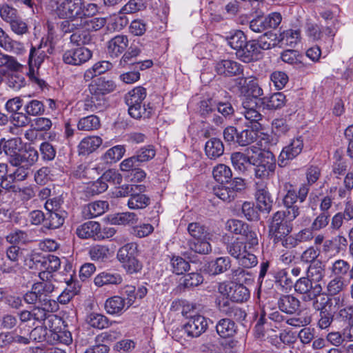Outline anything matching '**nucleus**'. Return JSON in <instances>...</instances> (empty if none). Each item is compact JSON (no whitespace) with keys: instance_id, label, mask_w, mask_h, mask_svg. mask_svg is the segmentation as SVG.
<instances>
[{"instance_id":"6e6552de","label":"nucleus","mask_w":353,"mask_h":353,"mask_svg":"<svg viewBox=\"0 0 353 353\" xmlns=\"http://www.w3.org/2000/svg\"><path fill=\"white\" fill-rule=\"evenodd\" d=\"M296 292L303 294L304 301H311L319 299L322 292V286L320 283H314L307 276L301 277L294 284Z\"/></svg>"},{"instance_id":"4d7b16f0","label":"nucleus","mask_w":353,"mask_h":353,"mask_svg":"<svg viewBox=\"0 0 353 353\" xmlns=\"http://www.w3.org/2000/svg\"><path fill=\"white\" fill-rule=\"evenodd\" d=\"M89 255L92 260L103 262L108 259L110 249L105 245H96L90 248Z\"/></svg>"},{"instance_id":"e433bc0d","label":"nucleus","mask_w":353,"mask_h":353,"mask_svg":"<svg viewBox=\"0 0 353 353\" xmlns=\"http://www.w3.org/2000/svg\"><path fill=\"white\" fill-rule=\"evenodd\" d=\"M205 151L209 158L216 159L223 154V142L219 139L212 138L206 142Z\"/></svg>"},{"instance_id":"4be33fe9","label":"nucleus","mask_w":353,"mask_h":353,"mask_svg":"<svg viewBox=\"0 0 353 353\" xmlns=\"http://www.w3.org/2000/svg\"><path fill=\"white\" fill-rule=\"evenodd\" d=\"M43 270L41 271L39 276L41 280H50L52 277V273L57 271L61 266L60 259L54 255H48L44 258L42 261Z\"/></svg>"},{"instance_id":"2eb2a0df","label":"nucleus","mask_w":353,"mask_h":353,"mask_svg":"<svg viewBox=\"0 0 353 353\" xmlns=\"http://www.w3.org/2000/svg\"><path fill=\"white\" fill-rule=\"evenodd\" d=\"M255 198L259 210L268 213L270 212L273 201L265 182H256Z\"/></svg>"},{"instance_id":"423d86ee","label":"nucleus","mask_w":353,"mask_h":353,"mask_svg":"<svg viewBox=\"0 0 353 353\" xmlns=\"http://www.w3.org/2000/svg\"><path fill=\"white\" fill-rule=\"evenodd\" d=\"M254 165H256L254 168L255 177L264 182V180L268 179L270 175L274 174L276 168V159L272 152L261 151L258 154L256 163H255Z\"/></svg>"},{"instance_id":"6ab92c4d","label":"nucleus","mask_w":353,"mask_h":353,"mask_svg":"<svg viewBox=\"0 0 353 353\" xmlns=\"http://www.w3.org/2000/svg\"><path fill=\"white\" fill-rule=\"evenodd\" d=\"M32 290H35L42 301V305H47L51 303H57L49 299L50 294L54 290L55 287L50 280H41L32 285Z\"/></svg>"},{"instance_id":"f257e3e1","label":"nucleus","mask_w":353,"mask_h":353,"mask_svg":"<svg viewBox=\"0 0 353 353\" xmlns=\"http://www.w3.org/2000/svg\"><path fill=\"white\" fill-rule=\"evenodd\" d=\"M146 90L138 86L130 90L125 96V102L128 106L129 114L134 119H148L153 112V108L150 103L142 105L146 97Z\"/></svg>"},{"instance_id":"7ed1b4c3","label":"nucleus","mask_w":353,"mask_h":353,"mask_svg":"<svg viewBox=\"0 0 353 353\" xmlns=\"http://www.w3.org/2000/svg\"><path fill=\"white\" fill-rule=\"evenodd\" d=\"M49 0L48 7L60 19L74 21L85 17L83 0Z\"/></svg>"},{"instance_id":"f8f14e48","label":"nucleus","mask_w":353,"mask_h":353,"mask_svg":"<svg viewBox=\"0 0 353 353\" xmlns=\"http://www.w3.org/2000/svg\"><path fill=\"white\" fill-rule=\"evenodd\" d=\"M214 70L220 76L232 77L242 74L243 68L241 64L234 60L222 59L216 62Z\"/></svg>"},{"instance_id":"1a4fd4ad","label":"nucleus","mask_w":353,"mask_h":353,"mask_svg":"<svg viewBox=\"0 0 353 353\" xmlns=\"http://www.w3.org/2000/svg\"><path fill=\"white\" fill-rule=\"evenodd\" d=\"M92 56L90 50L85 47H77L65 50L62 56L63 61L68 65H81L88 61Z\"/></svg>"},{"instance_id":"7c9ffc66","label":"nucleus","mask_w":353,"mask_h":353,"mask_svg":"<svg viewBox=\"0 0 353 353\" xmlns=\"http://www.w3.org/2000/svg\"><path fill=\"white\" fill-rule=\"evenodd\" d=\"M98 231H99L98 222L88 221L77 228L76 234L81 239L93 238L97 240Z\"/></svg>"},{"instance_id":"4468645a","label":"nucleus","mask_w":353,"mask_h":353,"mask_svg":"<svg viewBox=\"0 0 353 353\" xmlns=\"http://www.w3.org/2000/svg\"><path fill=\"white\" fill-rule=\"evenodd\" d=\"M260 103H261V99L256 98H245L243 99L241 113L247 120L259 124V121L262 119V114L259 111Z\"/></svg>"},{"instance_id":"49530a36","label":"nucleus","mask_w":353,"mask_h":353,"mask_svg":"<svg viewBox=\"0 0 353 353\" xmlns=\"http://www.w3.org/2000/svg\"><path fill=\"white\" fill-rule=\"evenodd\" d=\"M3 149L8 157V161L10 164L11 165H16L17 163H14V161H17L18 159L17 157H19L21 154L18 152V143L17 139H12L6 141L3 146Z\"/></svg>"},{"instance_id":"f3484780","label":"nucleus","mask_w":353,"mask_h":353,"mask_svg":"<svg viewBox=\"0 0 353 353\" xmlns=\"http://www.w3.org/2000/svg\"><path fill=\"white\" fill-rule=\"evenodd\" d=\"M1 187L15 195H17L21 200L23 201H28L35 196L34 188L30 185H22L19 183L3 181Z\"/></svg>"},{"instance_id":"052dcab7","label":"nucleus","mask_w":353,"mask_h":353,"mask_svg":"<svg viewBox=\"0 0 353 353\" xmlns=\"http://www.w3.org/2000/svg\"><path fill=\"white\" fill-rule=\"evenodd\" d=\"M92 37L90 33L85 29L77 30L70 36L71 43L79 47H82L81 46L90 43Z\"/></svg>"},{"instance_id":"e2e57ef3","label":"nucleus","mask_w":353,"mask_h":353,"mask_svg":"<svg viewBox=\"0 0 353 353\" xmlns=\"http://www.w3.org/2000/svg\"><path fill=\"white\" fill-rule=\"evenodd\" d=\"M247 42L246 36L241 30H237L228 38V45L236 52L243 48Z\"/></svg>"},{"instance_id":"b1692460","label":"nucleus","mask_w":353,"mask_h":353,"mask_svg":"<svg viewBox=\"0 0 353 353\" xmlns=\"http://www.w3.org/2000/svg\"><path fill=\"white\" fill-rule=\"evenodd\" d=\"M128 37L125 35H117L108 41V50L111 57H117L127 48Z\"/></svg>"},{"instance_id":"bb28decb","label":"nucleus","mask_w":353,"mask_h":353,"mask_svg":"<svg viewBox=\"0 0 353 353\" xmlns=\"http://www.w3.org/2000/svg\"><path fill=\"white\" fill-rule=\"evenodd\" d=\"M277 304L281 311L292 314L299 310L300 301L292 295H283L278 300Z\"/></svg>"},{"instance_id":"603ef678","label":"nucleus","mask_w":353,"mask_h":353,"mask_svg":"<svg viewBox=\"0 0 353 353\" xmlns=\"http://www.w3.org/2000/svg\"><path fill=\"white\" fill-rule=\"evenodd\" d=\"M0 47L8 52H15L21 48V43L13 40L0 28Z\"/></svg>"},{"instance_id":"2f4dec72","label":"nucleus","mask_w":353,"mask_h":353,"mask_svg":"<svg viewBox=\"0 0 353 353\" xmlns=\"http://www.w3.org/2000/svg\"><path fill=\"white\" fill-rule=\"evenodd\" d=\"M47 328L46 342L50 344L63 343L68 345L72 342V337L70 333L64 331L57 332L52 328L50 324V327Z\"/></svg>"},{"instance_id":"a211bd4d","label":"nucleus","mask_w":353,"mask_h":353,"mask_svg":"<svg viewBox=\"0 0 353 353\" xmlns=\"http://www.w3.org/2000/svg\"><path fill=\"white\" fill-rule=\"evenodd\" d=\"M327 299L325 297H320L313 302V307L320 312V319L318 321V326L321 329H326L331 325L333 321L332 314L326 310Z\"/></svg>"},{"instance_id":"de8ad7c7","label":"nucleus","mask_w":353,"mask_h":353,"mask_svg":"<svg viewBox=\"0 0 353 353\" xmlns=\"http://www.w3.org/2000/svg\"><path fill=\"white\" fill-rule=\"evenodd\" d=\"M254 41L261 53V50H269L276 46L277 41L279 40L277 39L276 34L268 32Z\"/></svg>"},{"instance_id":"5701e85b","label":"nucleus","mask_w":353,"mask_h":353,"mask_svg":"<svg viewBox=\"0 0 353 353\" xmlns=\"http://www.w3.org/2000/svg\"><path fill=\"white\" fill-rule=\"evenodd\" d=\"M123 282L122 276L117 272H103L94 279V284L98 287L109 285H120Z\"/></svg>"},{"instance_id":"13d9d810","label":"nucleus","mask_w":353,"mask_h":353,"mask_svg":"<svg viewBox=\"0 0 353 353\" xmlns=\"http://www.w3.org/2000/svg\"><path fill=\"white\" fill-rule=\"evenodd\" d=\"M86 322L92 327L97 329H104L109 326L108 319L99 313H90L87 316Z\"/></svg>"},{"instance_id":"69168bd1","label":"nucleus","mask_w":353,"mask_h":353,"mask_svg":"<svg viewBox=\"0 0 353 353\" xmlns=\"http://www.w3.org/2000/svg\"><path fill=\"white\" fill-rule=\"evenodd\" d=\"M138 221L137 215L133 212H123L116 214L112 219V223L116 225H133Z\"/></svg>"},{"instance_id":"8fccbe9b","label":"nucleus","mask_w":353,"mask_h":353,"mask_svg":"<svg viewBox=\"0 0 353 353\" xmlns=\"http://www.w3.org/2000/svg\"><path fill=\"white\" fill-rule=\"evenodd\" d=\"M112 67V64L108 61H101L87 70L84 74V77L86 80L92 79L95 76L100 75L105 73L106 71L110 70Z\"/></svg>"},{"instance_id":"aec40b11","label":"nucleus","mask_w":353,"mask_h":353,"mask_svg":"<svg viewBox=\"0 0 353 353\" xmlns=\"http://www.w3.org/2000/svg\"><path fill=\"white\" fill-rule=\"evenodd\" d=\"M236 57L245 63L256 61L261 57V52L256 46V42L251 40L246 42L245 45L239 52H236Z\"/></svg>"},{"instance_id":"37998d69","label":"nucleus","mask_w":353,"mask_h":353,"mask_svg":"<svg viewBox=\"0 0 353 353\" xmlns=\"http://www.w3.org/2000/svg\"><path fill=\"white\" fill-rule=\"evenodd\" d=\"M325 271L324 265L320 261H317L310 265L307 271V276L314 283H319L325 276Z\"/></svg>"},{"instance_id":"ddd939ff","label":"nucleus","mask_w":353,"mask_h":353,"mask_svg":"<svg viewBox=\"0 0 353 353\" xmlns=\"http://www.w3.org/2000/svg\"><path fill=\"white\" fill-rule=\"evenodd\" d=\"M57 309L58 305L57 303H51L47 305L34 307L31 311L32 319L40 323L43 321V325L46 327H50V323L59 319L57 316L48 314L47 312H54Z\"/></svg>"},{"instance_id":"c85d7f7f","label":"nucleus","mask_w":353,"mask_h":353,"mask_svg":"<svg viewBox=\"0 0 353 353\" xmlns=\"http://www.w3.org/2000/svg\"><path fill=\"white\" fill-rule=\"evenodd\" d=\"M108 208V201H97L88 203L83 209V214L88 219H92L102 215Z\"/></svg>"},{"instance_id":"ea45409f","label":"nucleus","mask_w":353,"mask_h":353,"mask_svg":"<svg viewBox=\"0 0 353 353\" xmlns=\"http://www.w3.org/2000/svg\"><path fill=\"white\" fill-rule=\"evenodd\" d=\"M100 119L94 114L81 118L77 123V128L81 131H92L100 128Z\"/></svg>"},{"instance_id":"bf43d9fd","label":"nucleus","mask_w":353,"mask_h":353,"mask_svg":"<svg viewBox=\"0 0 353 353\" xmlns=\"http://www.w3.org/2000/svg\"><path fill=\"white\" fill-rule=\"evenodd\" d=\"M212 174L214 179L221 183H229L228 181L232 176L230 168L224 164H219L214 167Z\"/></svg>"},{"instance_id":"774afa93","label":"nucleus","mask_w":353,"mask_h":353,"mask_svg":"<svg viewBox=\"0 0 353 353\" xmlns=\"http://www.w3.org/2000/svg\"><path fill=\"white\" fill-rule=\"evenodd\" d=\"M172 271L176 274H182L190 269L189 263L179 256H174L170 259Z\"/></svg>"},{"instance_id":"473e14b6","label":"nucleus","mask_w":353,"mask_h":353,"mask_svg":"<svg viewBox=\"0 0 353 353\" xmlns=\"http://www.w3.org/2000/svg\"><path fill=\"white\" fill-rule=\"evenodd\" d=\"M230 267V258L221 256L209 263L207 271L211 275H218L226 272Z\"/></svg>"},{"instance_id":"338daca9","label":"nucleus","mask_w":353,"mask_h":353,"mask_svg":"<svg viewBox=\"0 0 353 353\" xmlns=\"http://www.w3.org/2000/svg\"><path fill=\"white\" fill-rule=\"evenodd\" d=\"M275 283L283 289L290 290L294 286V281L290 277L285 269L279 270L274 276Z\"/></svg>"},{"instance_id":"4c0bfd02","label":"nucleus","mask_w":353,"mask_h":353,"mask_svg":"<svg viewBox=\"0 0 353 353\" xmlns=\"http://www.w3.org/2000/svg\"><path fill=\"white\" fill-rule=\"evenodd\" d=\"M266 108L269 110H276L282 108L286 101L285 96L283 92H276L270 97H263L261 99Z\"/></svg>"},{"instance_id":"09e8293b","label":"nucleus","mask_w":353,"mask_h":353,"mask_svg":"<svg viewBox=\"0 0 353 353\" xmlns=\"http://www.w3.org/2000/svg\"><path fill=\"white\" fill-rule=\"evenodd\" d=\"M150 204V198L145 194L137 193L136 191L130 194L128 205L130 209H143Z\"/></svg>"},{"instance_id":"864d4df0","label":"nucleus","mask_w":353,"mask_h":353,"mask_svg":"<svg viewBox=\"0 0 353 353\" xmlns=\"http://www.w3.org/2000/svg\"><path fill=\"white\" fill-rule=\"evenodd\" d=\"M6 241L12 245H26L30 241L27 232L17 230L6 236Z\"/></svg>"},{"instance_id":"72a5a7b5","label":"nucleus","mask_w":353,"mask_h":353,"mask_svg":"<svg viewBox=\"0 0 353 353\" xmlns=\"http://www.w3.org/2000/svg\"><path fill=\"white\" fill-rule=\"evenodd\" d=\"M125 301L119 296H113L108 299L104 304L107 313L110 314H121L125 310Z\"/></svg>"},{"instance_id":"39448f33","label":"nucleus","mask_w":353,"mask_h":353,"mask_svg":"<svg viewBox=\"0 0 353 353\" xmlns=\"http://www.w3.org/2000/svg\"><path fill=\"white\" fill-rule=\"evenodd\" d=\"M138 245L128 243L121 247L117 253V259L128 274L137 273L142 269V264L137 259Z\"/></svg>"},{"instance_id":"393cba45","label":"nucleus","mask_w":353,"mask_h":353,"mask_svg":"<svg viewBox=\"0 0 353 353\" xmlns=\"http://www.w3.org/2000/svg\"><path fill=\"white\" fill-rule=\"evenodd\" d=\"M83 110L88 112H101L105 107L104 97L90 94L83 102Z\"/></svg>"},{"instance_id":"20e7f679","label":"nucleus","mask_w":353,"mask_h":353,"mask_svg":"<svg viewBox=\"0 0 353 353\" xmlns=\"http://www.w3.org/2000/svg\"><path fill=\"white\" fill-rule=\"evenodd\" d=\"M188 231L192 239L188 242L189 248L194 252L206 254L211 250L209 240L211 234L208 229L200 223L193 222L188 225Z\"/></svg>"},{"instance_id":"0e129e2a","label":"nucleus","mask_w":353,"mask_h":353,"mask_svg":"<svg viewBox=\"0 0 353 353\" xmlns=\"http://www.w3.org/2000/svg\"><path fill=\"white\" fill-rule=\"evenodd\" d=\"M26 115L28 116H39L41 115L45 112V106L42 101L32 99L28 101L24 106Z\"/></svg>"},{"instance_id":"9d476101","label":"nucleus","mask_w":353,"mask_h":353,"mask_svg":"<svg viewBox=\"0 0 353 353\" xmlns=\"http://www.w3.org/2000/svg\"><path fill=\"white\" fill-rule=\"evenodd\" d=\"M208 327V320L205 316L196 314L190 316L183 325L185 332L190 337H199Z\"/></svg>"},{"instance_id":"3c124183","label":"nucleus","mask_w":353,"mask_h":353,"mask_svg":"<svg viewBox=\"0 0 353 353\" xmlns=\"http://www.w3.org/2000/svg\"><path fill=\"white\" fill-rule=\"evenodd\" d=\"M290 130V127L285 119H275L272 123V132L277 139L288 135ZM276 141H278V139H276Z\"/></svg>"},{"instance_id":"9b49d317","label":"nucleus","mask_w":353,"mask_h":353,"mask_svg":"<svg viewBox=\"0 0 353 353\" xmlns=\"http://www.w3.org/2000/svg\"><path fill=\"white\" fill-rule=\"evenodd\" d=\"M303 148V141L301 137L291 140L290 143L284 147L279 157L280 166H285L288 161L296 158L301 154Z\"/></svg>"},{"instance_id":"58836bf2","label":"nucleus","mask_w":353,"mask_h":353,"mask_svg":"<svg viewBox=\"0 0 353 353\" xmlns=\"http://www.w3.org/2000/svg\"><path fill=\"white\" fill-rule=\"evenodd\" d=\"M64 212L54 211L48 212L45 219L43 227L46 229H57L64 223Z\"/></svg>"},{"instance_id":"f03ea898","label":"nucleus","mask_w":353,"mask_h":353,"mask_svg":"<svg viewBox=\"0 0 353 353\" xmlns=\"http://www.w3.org/2000/svg\"><path fill=\"white\" fill-rule=\"evenodd\" d=\"M297 217L296 210L290 211L279 210L273 214L270 219L269 235L272 239H281L292 230V222Z\"/></svg>"},{"instance_id":"f704fd0d","label":"nucleus","mask_w":353,"mask_h":353,"mask_svg":"<svg viewBox=\"0 0 353 353\" xmlns=\"http://www.w3.org/2000/svg\"><path fill=\"white\" fill-rule=\"evenodd\" d=\"M47 47V41L43 43L41 41V44L37 48L32 47L28 63L30 67L35 66L39 67L44 59L48 57L45 48Z\"/></svg>"},{"instance_id":"c756f323","label":"nucleus","mask_w":353,"mask_h":353,"mask_svg":"<svg viewBox=\"0 0 353 353\" xmlns=\"http://www.w3.org/2000/svg\"><path fill=\"white\" fill-rule=\"evenodd\" d=\"M217 334L222 338L232 337L236 332V323L230 319L219 320L216 325Z\"/></svg>"},{"instance_id":"680f3d73","label":"nucleus","mask_w":353,"mask_h":353,"mask_svg":"<svg viewBox=\"0 0 353 353\" xmlns=\"http://www.w3.org/2000/svg\"><path fill=\"white\" fill-rule=\"evenodd\" d=\"M330 271L336 277L343 278L350 274V263L343 259H337L332 263Z\"/></svg>"},{"instance_id":"dca6fc26","label":"nucleus","mask_w":353,"mask_h":353,"mask_svg":"<svg viewBox=\"0 0 353 353\" xmlns=\"http://www.w3.org/2000/svg\"><path fill=\"white\" fill-rule=\"evenodd\" d=\"M199 112L203 117L209 119L216 126L221 125L224 123L223 117L216 113V100L213 99L201 101L199 104Z\"/></svg>"},{"instance_id":"0eeeda50","label":"nucleus","mask_w":353,"mask_h":353,"mask_svg":"<svg viewBox=\"0 0 353 353\" xmlns=\"http://www.w3.org/2000/svg\"><path fill=\"white\" fill-rule=\"evenodd\" d=\"M245 188V183L241 178H234L227 183L225 185L214 187L213 193L218 198L225 202H231L239 194L241 193Z\"/></svg>"},{"instance_id":"a878e982","label":"nucleus","mask_w":353,"mask_h":353,"mask_svg":"<svg viewBox=\"0 0 353 353\" xmlns=\"http://www.w3.org/2000/svg\"><path fill=\"white\" fill-rule=\"evenodd\" d=\"M241 81H243V85L241 87V92L245 94V98L261 99L259 97L263 94V91L256 79H241L240 83H241Z\"/></svg>"},{"instance_id":"c03bdc74","label":"nucleus","mask_w":353,"mask_h":353,"mask_svg":"<svg viewBox=\"0 0 353 353\" xmlns=\"http://www.w3.org/2000/svg\"><path fill=\"white\" fill-rule=\"evenodd\" d=\"M17 161H14L16 165L24 164L28 167L33 165L39 159V153L36 149L30 147L23 153H21L19 157H17Z\"/></svg>"},{"instance_id":"c9c22d12","label":"nucleus","mask_w":353,"mask_h":353,"mask_svg":"<svg viewBox=\"0 0 353 353\" xmlns=\"http://www.w3.org/2000/svg\"><path fill=\"white\" fill-rule=\"evenodd\" d=\"M229 297L234 302H244L250 298V290L241 283H234L230 286Z\"/></svg>"},{"instance_id":"5fc2aeb1","label":"nucleus","mask_w":353,"mask_h":353,"mask_svg":"<svg viewBox=\"0 0 353 353\" xmlns=\"http://www.w3.org/2000/svg\"><path fill=\"white\" fill-rule=\"evenodd\" d=\"M231 161L234 168L239 171L245 170L248 164H255L254 162H252V159L239 152L231 154Z\"/></svg>"},{"instance_id":"412c9836","label":"nucleus","mask_w":353,"mask_h":353,"mask_svg":"<svg viewBox=\"0 0 353 353\" xmlns=\"http://www.w3.org/2000/svg\"><path fill=\"white\" fill-rule=\"evenodd\" d=\"M103 140L99 136H87L79 143L77 150L79 155H88L96 151L102 144Z\"/></svg>"},{"instance_id":"a18cd8bd","label":"nucleus","mask_w":353,"mask_h":353,"mask_svg":"<svg viewBox=\"0 0 353 353\" xmlns=\"http://www.w3.org/2000/svg\"><path fill=\"white\" fill-rule=\"evenodd\" d=\"M13 166L15 167V169L12 171L10 170L5 181L19 183L26 180L28 175L29 167L24 164Z\"/></svg>"},{"instance_id":"79ce46f5","label":"nucleus","mask_w":353,"mask_h":353,"mask_svg":"<svg viewBox=\"0 0 353 353\" xmlns=\"http://www.w3.org/2000/svg\"><path fill=\"white\" fill-rule=\"evenodd\" d=\"M216 305L221 312L229 316H235L237 314H240L241 316H245V313L240 308L230 305V302L228 298L222 297L216 300Z\"/></svg>"},{"instance_id":"cd10ccee","label":"nucleus","mask_w":353,"mask_h":353,"mask_svg":"<svg viewBox=\"0 0 353 353\" xmlns=\"http://www.w3.org/2000/svg\"><path fill=\"white\" fill-rule=\"evenodd\" d=\"M115 85L112 81L99 78L90 85L89 91L90 94H97L103 97L105 94L113 91Z\"/></svg>"},{"instance_id":"a19ab883","label":"nucleus","mask_w":353,"mask_h":353,"mask_svg":"<svg viewBox=\"0 0 353 353\" xmlns=\"http://www.w3.org/2000/svg\"><path fill=\"white\" fill-rule=\"evenodd\" d=\"M302 56L296 50H287L281 54V59L285 63L292 65L297 69H303L305 65L301 60Z\"/></svg>"},{"instance_id":"6e6d98bb","label":"nucleus","mask_w":353,"mask_h":353,"mask_svg":"<svg viewBox=\"0 0 353 353\" xmlns=\"http://www.w3.org/2000/svg\"><path fill=\"white\" fill-rule=\"evenodd\" d=\"M125 151L123 145H118L114 146L105 152L102 156V159L106 163H115L122 158Z\"/></svg>"}]
</instances>
